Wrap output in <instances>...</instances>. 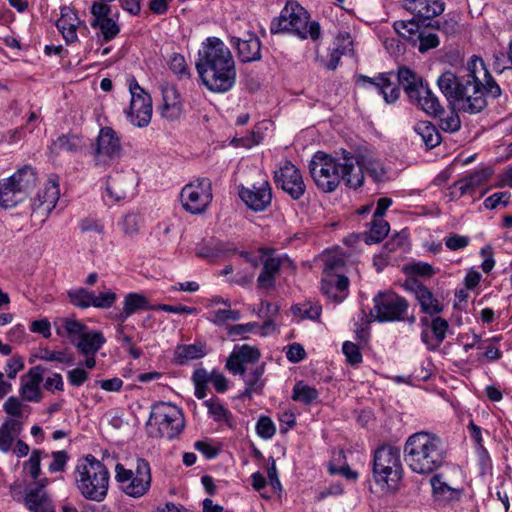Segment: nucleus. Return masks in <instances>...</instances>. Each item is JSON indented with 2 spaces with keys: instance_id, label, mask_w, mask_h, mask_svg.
Here are the masks:
<instances>
[{
  "instance_id": "nucleus-1",
  "label": "nucleus",
  "mask_w": 512,
  "mask_h": 512,
  "mask_svg": "<svg viewBox=\"0 0 512 512\" xmlns=\"http://www.w3.org/2000/svg\"><path fill=\"white\" fill-rule=\"evenodd\" d=\"M437 84L447 101L461 112L477 114L486 106V97L497 98L501 88L487 70L483 60L472 56L466 66V74L443 72Z\"/></svg>"
},
{
  "instance_id": "nucleus-2",
  "label": "nucleus",
  "mask_w": 512,
  "mask_h": 512,
  "mask_svg": "<svg viewBox=\"0 0 512 512\" xmlns=\"http://www.w3.org/2000/svg\"><path fill=\"white\" fill-rule=\"evenodd\" d=\"M196 70L212 92L225 93L236 82L235 61L230 49L217 37H209L198 51Z\"/></svg>"
},
{
  "instance_id": "nucleus-3",
  "label": "nucleus",
  "mask_w": 512,
  "mask_h": 512,
  "mask_svg": "<svg viewBox=\"0 0 512 512\" xmlns=\"http://www.w3.org/2000/svg\"><path fill=\"white\" fill-rule=\"evenodd\" d=\"M357 158L350 152H343L341 159H336L325 152L318 151L309 163V171L319 190L329 193L341 182L352 189L363 185L361 169L355 167Z\"/></svg>"
},
{
  "instance_id": "nucleus-4",
  "label": "nucleus",
  "mask_w": 512,
  "mask_h": 512,
  "mask_svg": "<svg viewBox=\"0 0 512 512\" xmlns=\"http://www.w3.org/2000/svg\"><path fill=\"white\" fill-rule=\"evenodd\" d=\"M446 449L434 433L426 431L410 435L404 445V459L412 472L430 475L446 462Z\"/></svg>"
},
{
  "instance_id": "nucleus-5",
  "label": "nucleus",
  "mask_w": 512,
  "mask_h": 512,
  "mask_svg": "<svg viewBox=\"0 0 512 512\" xmlns=\"http://www.w3.org/2000/svg\"><path fill=\"white\" fill-rule=\"evenodd\" d=\"M109 481L108 469L91 454L81 459L75 467L76 486L85 499L103 501L108 493Z\"/></svg>"
},
{
  "instance_id": "nucleus-6",
  "label": "nucleus",
  "mask_w": 512,
  "mask_h": 512,
  "mask_svg": "<svg viewBox=\"0 0 512 512\" xmlns=\"http://www.w3.org/2000/svg\"><path fill=\"white\" fill-rule=\"evenodd\" d=\"M308 11L296 1H288L282 9L277 25L272 23L271 33L290 32L300 39L318 40L321 35L320 24L316 21H309Z\"/></svg>"
},
{
  "instance_id": "nucleus-7",
  "label": "nucleus",
  "mask_w": 512,
  "mask_h": 512,
  "mask_svg": "<svg viewBox=\"0 0 512 512\" xmlns=\"http://www.w3.org/2000/svg\"><path fill=\"white\" fill-rule=\"evenodd\" d=\"M402 476L400 449L386 444L374 452L373 478L382 490L390 491L396 488Z\"/></svg>"
},
{
  "instance_id": "nucleus-8",
  "label": "nucleus",
  "mask_w": 512,
  "mask_h": 512,
  "mask_svg": "<svg viewBox=\"0 0 512 512\" xmlns=\"http://www.w3.org/2000/svg\"><path fill=\"white\" fill-rule=\"evenodd\" d=\"M184 425L183 414L176 405L160 402L152 406L147 421L150 435L171 440L182 432Z\"/></svg>"
},
{
  "instance_id": "nucleus-9",
  "label": "nucleus",
  "mask_w": 512,
  "mask_h": 512,
  "mask_svg": "<svg viewBox=\"0 0 512 512\" xmlns=\"http://www.w3.org/2000/svg\"><path fill=\"white\" fill-rule=\"evenodd\" d=\"M115 480L126 495L140 498L151 487L150 464L144 458H137L134 468H126L122 463H117L115 465Z\"/></svg>"
},
{
  "instance_id": "nucleus-10",
  "label": "nucleus",
  "mask_w": 512,
  "mask_h": 512,
  "mask_svg": "<svg viewBox=\"0 0 512 512\" xmlns=\"http://www.w3.org/2000/svg\"><path fill=\"white\" fill-rule=\"evenodd\" d=\"M32 167L24 165L11 176L0 180V207L10 209L25 201L30 195Z\"/></svg>"
},
{
  "instance_id": "nucleus-11",
  "label": "nucleus",
  "mask_w": 512,
  "mask_h": 512,
  "mask_svg": "<svg viewBox=\"0 0 512 512\" xmlns=\"http://www.w3.org/2000/svg\"><path fill=\"white\" fill-rule=\"evenodd\" d=\"M3 409L11 416L0 427V451L7 453L20 435L23 420L28 418L29 411L28 406L15 396H11L5 401Z\"/></svg>"
},
{
  "instance_id": "nucleus-12",
  "label": "nucleus",
  "mask_w": 512,
  "mask_h": 512,
  "mask_svg": "<svg viewBox=\"0 0 512 512\" xmlns=\"http://www.w3.org/2000/svg\"><path fill=\"white\" fill-rule=\"evenodd\" d=\"M373 303L375 320L380 323L402 321L410 307L406 298L392 291L378 292Z\"/></svg>"
},
{
  "instance_id": "nucleus-13",
  "label": "nucleus",
  "mask_w": 512,
  "mask_h": 512,
  "mask_svg": "<svg viewBox=\"0 0 512 512\" xmlns=\"http://www.w3.org/2000/svg\"><path fill=\"white\" fill-rule=\"evenodd\" d=\"M212 199V182L206 177L186 184L180 193L183 208L191 214L204 212Z\"/></svg>"
},
{
  "instance_id": "nucleus-14",
  "label": "nucleus",
  "mask_w": 512,
  "mask_h": 512,
  "mask_svg": "<svg viewBox=\"0 0 512 512\" xmlns=\"http://www.w3.org/2000/svg\"><path fill=\"white\" fill-rule=\"evenodd\" d=\"M123 153L120 137L111 127H102L93 147V158L98 166H109Z\"/></svg>"
},
{
  "instance_id": "nucleus-15",
  "label": "nucleus",
  "mask_w": 512,
  "mask_h": 512,
  "mask_svg": "<svg viewBox=\"0 0 512 512\" xmlns=\"http://www.w3.org/2000/svg\"><path fill=\"white\" fill-rule=\"evenodd\" d=\"M129 91L131 101L129 109L126 111L130 122L137 127H146L152 117V100L150 95L140 87L133 77L129 81Z\"/></svg>"
},
{
  "instance_id": "nucleus-16",
  "label": "nucleus",
  "mask_w": 512,
  "mask_h": 512,
  "mask_svg": "<svg viewBox=\"0 0 512 512\" xmlns=\"http://www.w3.org/2000/svg\"><path fill=\"white\" fill-rule=\"evenodd\" d=\"M91 27L98 29L103 42H109L120 33L119 14L111 15V6L107 3L93 2L90 7Z\"/></svg>"
},
{
  "instance_id": "nucleus-17",
  "label": "nucleus",
  "mask_w": 512,
  "mask_h": 512,
  "mask_svg": "<svg viewBox=\"0 0 512 512\" xmlns=\"http://www.w3.org/2000/svg\"><path fill=\"white\" fill-rule=\"evenodd\" d=\"M274 182L294 200L300 199L306 190L299 169L289 161L274 172Z\"/></svg>"
},
{
  "instance_id": "nucleus-18",
  "label": "nucleus",
  "mask_w": 512,
  "mask_h": 512,
  "mask_svg": "<svg viewBox=\"0 0 512 512\" xmlns=\"http://www.w3.org/2000/svg\"><path fill=\"white\" fill-rule=\"evenodd\" d=\"M403 287L406 291L414 295L422 313L435 316L442 312L443 306L434 296L433 292L415 278H406Z\"/></svg>"
},
{
  "instance_id": "nucleus-19",
  "label": "nucleus",
  "mask_w": 512,
  "mask_h": 512,
  "mask_svg": "<svg viewBox=\"0 0 512 512\" xmlns=\"http://www.w3.org/2000/svg\"><path fill=\"white\" fill-rule=\"evenodd\" d=\"M239 197L246 206L255 211H264L272 201V190L268 181L263 180L259 185L251 187H239Z\"/></svg>"
},
{
  "instance_id": "nucleus-20",
  "label": "nucleus",
  "mask_w": 512,
  "mask_h": 512,
  "mask_svg": "<svg viewBox=\"0 0 512 512\" xmlns=\"http://www.w3.org/2000/svg\"><path fill=\"white\" fill-rule=\"evenodd\" d=\"M59 196L60 188L56 178H50L38 191L37 199H34V214L41 218V223L45 222L55 208Z\"/></svg>"
},
{
  "instance_id": "nucleus-21",
  "label": "nucleus",
  "mask_w": 512,
  "mask_h": 512,
  "mask_svg": "<svg viewBox=\"0 0 512 512\" xmlns=\"http://www.w3.org/2000/svg\"><path fill=\"white\" fill-rule=\"evenodd\" d=\"M421 325L425 328L421 332V340L428 350H436L440 347L446 338L449 328L447 320L441 317H434L431 321L427 317L420 320Z\"/></svg>"
},
{
  "instance_id": "nucleus-22",
  "label": "nucleus",
  "mask_w": 512,
  "mask_h": 512,
  "mask_svg": "<svg viewBox=\"0 0 512 512\" xmlns=\"http://www.w3.org/2000/svg\"><path fill=\"white\" fill-rule=\"evenodd\" d=\"M261 353L258 348L243 344L236 345L226 362V368L237 375L247 369V365L255 364L259 361Z\"/></svg>"
},
{
  "instance_id": "nucleus-23",
  "label": "nucleus",
  "mask_w": 512,
  "mask_h": 512,
  "mask_svg": "<svg viewBox=\"0 0 512 512\" xmlns=\"http://www.w3.org/2000/svg\"><path fill=\"white\" fill-rule=\"evenodd\" d=\"M10 494L14 501L32 511V456L24 462L23 475L10 486Z\"/></svg>"
},
{
  "instance_id": "nucleus-24",
  "label": "nucleus",
  "mask_w": 512,
  "mask_h": 512,
  "mask_svg": "<svg viewBox=\"0 0 512 512\" xmlns=\"http://www.w3.org/2000/svg\"><path fill=\"white\" fill-rule=\"evenodd\" d=\"M133 177L131 173L114 172L110 174L106 181L105 191L103 196L110 204L118 202L126 198L128 192L132 189Z\"/></svg>"
},
{
  "instance_id": "nucleus-25",
  "label": "nucleus",
  "mask_w": 512,
  "mask_h": 512,
  "mask_svg": "<svg viewBox=\"0 0 512 512\" xmlns=\"http://www.w3.org/2000/svg\"><path fill=\"white\" fill-rule=\"evenodd\" d=\"M263 268L258 276L257 283L260 288L268 289L274 286L275 277L278 274L283 257L275 256V250L272 248H260Z\"/></svg>"
},
{
  "instance_id": "nucleus-26",
  "label": "nucleus",
  "mask_w": 512,
  "mask_h": 512,
  "mask_svg": "<svg viewBox=\"0 0 512 512\" xmlns=\"http://www.w3.org/2000/svg\"><path fill=\"white\" fill-rule=\"evenodd\" d=\"M430 484L432 496L439 503L448 504L459 501L463 495V488L451 486L444 480L443 474H434L430 479Z\"/></svg>"
},
{
  "instance_id": "nucleus-27",
  "label": "nucleus",
  "mask_w": 512,
  "mask_h": 512,
  "mask_svg": "<svg viewBox=\"0 0 512 512\" xmlns=\"http://www.w3.org/2000/svg\"><path fill=\"white\" fill-rule=\"evenodd\" d=\"M403 7L414 16L430 20L444 11L442 0H403Z\"/></svg>"
},
{
  "instance_id": "nucleus-28",
  "label": "nucleus",
  "mask_w": 512,
  "mask_h": 512,
  "mask_svg": "<svg viewBox=\"0 0 512 512\" xmlns=\"http://www.w3.org/2000/svg\"><path fill=\"white\" fill-rule=\"evenodd\" d=\"M349 280L340 274H328L321 281V291L328 298L336 303L346 298Z\"/></svg>"
},
{
  "instance_id": "nucleus-29",
  "label": "nucleus",
  "mask_w": 512,
  "mask_h": 512,
  "mask_svg": "<svg viewBox=\"0 0 512 512\" xmlns=\"http://www.w3.org/2000/svg\"><path fill=\"white\" fill-rule=\"evenodd\" d=\"M231 43L237 46L238 58L241 62L248 63L261 59V43L254 33H249L244 39L233 37Z\"/></svg>"
},
{
  "instance_id": "nucleus-30",
  "label": "nucleus",
  "mask_w": 512,
  "mask_h": 512,
  "mask_svg": "<svg viewBox=\"0 0 512 512\" xmlns=\"http://www.w3.org/2000/svg\"><path fill=\"white\" fill-rule=\"evenodd\" d=\"M80 23L77 13L72 8L68 6L61 8V15L56 26L66 43H74L78 40L77 28Z\"/></svg>"
},
{
  "instance_id": "nucleus-31",
  "label": "nucleus",
  "mask_w": 512,
  "mask_h": 512,
  "mask_svg": "<svg viewBox=\"0 0 512 512\" xmlns=\"http://www.w3.org/2000/svg\"><path fill=\"white\" fill-rule=\"evenodd\" d=\"M242 375L245 389L240 394V398H252L254 394H261L263 388L265 386V380L263 379L264 374V364L257 365L252 369L244 370L243 373H239Z\"/></svg>"
},
{
  "instance_id": "nucleus-32",
  "label": "nucleus",
  "mask_w": 512,
  "mask_h": 512,
  "mask_svg": "<svg viewBox=\"0 0 512 512\" xmlns=\"http://www.w3.org/2000/svg\"><path fill=\"white\" fill-rule=\"evenodd\" d=\"M410 100L419 106L425 113L433 117L439 116L444 111L438 97L431 91L426 83L423 86H420V90L417 92V95Z\"/></svg>"
},
{
  "instance_id": "nucleus-33",
  "label": "nucleus",
  "mask_w": 512,
  "mask_h": 512,
  "mask_svg": "<svg viewBox=\"0 0 512 512\" xmlns=\"http://www.w3.org/2000/svg\"><path fill=\"white\" fill-rule=\"evenodd\" d=\"M391 73H383L377 77L371 78L368 76H361L362 80L373 84L383 96L387 104L396 102L400 96L399 87L393 85L390 80Z\"/></svg>"
},
{
  "instance_id": "nucleus-34",
  "label": "nucleus",
  "mask_w": 512,
  "mask_h": 512,
  "mask_svg": "<svg viewBox=\"0 0 512 512\" xmlns=\"http://www.w3.org/2000/svg\"><path fill=\"white\" fill-rule=\"evenodd\" d=\"M163 103L160 106L161 115L169 120L177 119L181 114L180 95L172 86L162 88Z\"/></svg>"
},
{
  "instance_id": "nucleus-35",
  "label": "nucleus",
  "mask_w": 512,
  "mask_h": 512,
  "mask_svg": "<svg viewBox=\"0 0 512 512\" xmlns=\"http://www.w3.org/2000/svg\"><path fill=\"white\" fill-rule=\"evenodd\" d=\"M54 326L59 336L66 335L74 345L87 331L85 324L71 318H59L54 322Z\"/></svg>"
},
{
  "instance_id": "nucleus-36",
  "label": "nucleus",
  "mask_w": 512,
  "mask_h": 512,
  "mask_svg": "<svg viewBox=\"0 0 512 512\" xmlns=\"http://www.w3.org/2000/svg\"><path fill=\"white\" fill-rule=\"evenodd\" d=\"M105 343L104 335L99 331L85 332L75 343L77 350L83 355H95Z\"/></svg>"
},
{
  "instance_id": "nucleus-37",
  "label": "nucleus",
  "mask_w": 512,
  "mask_h": 512,
  "mask_svg": "<svg viewBox=\"0 0 512 512\" xmlns=\"http://www.w3.org/2000/svg\"><path fill=\"white\" fill-rule=\"evenodd\" d=\"M397 77L399 84L402 86L409 99H413L420 90V86L425 84L421 77L417 76L407 67L399 68Z\"/></svg>"
},
{
  "instance_id": "nucleus-38",
  "label": "nucleus",
  "mask_w": 512,
  "mask_h": 512,
  "mask_svg": "<svg viewBox=\"0 0 512 512\" xmlns=\"http://www.w3.org/2000/svg\"><path fill=\"white\" fill-rule=\"evenodd\" d=\"M205 346L201 343L178 345L174 351V359L177 364H185L188 361L205 356Z\"/></svg>"
},
{
  "instance_id": "nucleus-39",
  "label": "nucleus",
  "mask_w": 512,
  "mask_h": 512,
  "mask_svg": "<svg viewBox=\"0 0 512 512\" xmlns=\"http://www.w3.org/2000/svg\"><path fill=\"white\" fill-rule=\"evenodd\" d=\"M357 164L355 167H359L362 172V176L366 173L370 176L375 182L383 181L386 175V170L383 167L382 163L378 160L366 158V157H357Z\"/></svg>"
},
{
  "instance_id": "nucleus-40",
  "label": "nucleus",
  "mask_w": 512,
  "mask_h": 512,
  "mask_svg": "<svg viewBox=\"0 0 512 512\" xmlns=\"http://www.w3.org/2000/svg\"><path fill=\"white\" fill-rule=\"evenodd\" d=\"M414 131L421 137L427 148L432 149L440 144L441 136L436 127L428 121H420L414 126Z\"/></svg>"
},
{
  "instance_id": "nucleus-41",
  "label": "nucleus",
  "mask_w": 512,
  "mask_h": 512,
  "mask_svg": "<svg viewBox=\"0 0 512 512\" xmlns=\"http://www.w3.org/2000/svg\"><path fill=\"white\" fill-rule=\"evenodd\" d=\"M319 398V392L316 388L307 385L303 381L295 383L292 391V399L304 405H310Z\"/></svg>"
},
{
  "instance_id": "nucleus-42",
  "label": "nucleus",
  "mask_w": 512,
  "mask_h": 512,
  "mask_svg": "<svg viewBox=\"0 0 512 512\" xmlns=\"http://www.w3.org/2000/svg\"><path fill=\"white\" fill-rule=\"evenodd\" d=\"M485 181L486 176L483 172H475L455 182L454 188L459 191V196H463L465 194L472 193Z\"/></svg>"
},
{
  "instance_id": "nucleus-43",
  "label": "nucleus",
  "mask_w": 512,
  "mask_h": 512,
  "mask_svg": "<svg viewBox=\"0 0 512 512\" xmlns=\"http://www.w3.org/2000/svg\"><path fill=\"white\" fill-rule=\"evenodd\" d=\"M123 306L131 315L142 310H154V305H150L148 299L139 293H129L125 296Z\"/></svg>"
},
{
  "instance_id": "nucleus-44",
  "label": "nucleus",
  "mask_w": 512,
  "mask_h": 512,
  "mask_svg": "<svg viewBox=\"0 0 512 512\" xmlns=\"http://www.w3.org/2000/svg\"><path fill=\"white\" fill-rule=\"evenodd\" d=\"M93 294V291L86 288H77L68 291V298L70 303L75 307L86 309L94 307Z\"/></svg>"
},
{
  "instance_id": "nucleus-45",
  "label": "nucleus",
  "mask_w": 512,
  "mask_h": 512,
  "mask_svg": "<svg viewBox=\"0 0 512 512\" xmlns=\"http://www.w3.org/2000/svg\"><path fill=\"white\" fill-rule=\"evenodd\" d=\"M389 223L383 218L372 217L371 227L367 235V243H378L382 241L389 232Z\"/></svg>"
},
{
  "instance_id": "nucleus-46",
  "label": "nucleus",
  "mask_w": 512,
  "mask_h": 512,
  "mask_svg": "<svg viewBox=\"0 0 512 512\" xmlns=\"http://www.w3.org/2000/svg\"><path fill=\"white\" fill-rule=\"evenodd\" d=\"M204 405L208 409L209 415L216 422L229 423L231 420V413L223 406L218 398H211L204 401Z\"/></svg>"
},
{
  "instance_id": "nucleus-47",
  "label": "nucleus",
  "mask_w": 512,
  "mask_h": 512,
  "mask_svg": "<svg viewBox=\"0 0 512 512\" xmlns=\"http://www.w3.org/2000/svg\"><path fill=\"white\" fill-rule=\"evenodd\" d=\"M403 271L407 275V278L415 279H417V277L430 278L435 274L434 268L429 263L421 261L406 264Z\"/></svg>"
},
{
  "instance_id": "nucleus-48",
  "label": "nucleus",
  "mask_w": 512,
  "mask_h": 512,
  "mask_svg": "<svg viewBox=\"0 0 512 512\" xmlns=\"http://www.w3.org/2000/svg\"><path fill=\"white\" fill-rule=\"evenodd\" d=\"M321 311V305L318 303L305 302L292 306L293 314L302 319L316 320L320 317Z\"/></svg>"
},
{
  "instance_id": "nucleus-49",
  "label": "nucleus",
  "mask_w": 512,
  "mask_h": 512,
  "mask_svg": "<svg viewBox=\"0 0 512 512\" xmlns=\"http://www.w3.org/2000/svg\"><path fill=\"white\" fill-rule=\"evenodd\" d=\"M168 66L178 79L185 80L190 78L191 74L182 54L173 53L168 60Z\"/></svg>"
},
{
  "instance_id": "nucleus-50",
  "label": "nucleus",
  "mask_w": 512,
  "mask_h": 512,
  "mask_svg": "<svg viewBox=\"0 0 512 512\" xmlns=\"http://www.w3.org/2000/svg\"><path fill=\"white\" fill-rule=\"evenodd\" d=\"M241 313L238 310H233L230 307L225 309H218L211 313V317H209V321L215 325L221 326L226 324L229 321L235 322L240 320Z\"/></svg>"
},
{
  "instance_id": "nucleus-51",
  "label": "nucleus",
  "mask_w": 512,
  "mask_h": 512,
  "mask_svg": "<svg viewBox=\"0 0 512 512\" xmlns=\"http://www.w3.org/2000/svg\"><path fill=\"white\" fill-rule=\"evenodd\" d=\"M46 457H48V454H44L43 451L34 450V491L37 493H46L43 489L49 484V480L47 478H40V463L42 458Z\"/></svg>"
},
{
  "instance_id": "nucleus-52",
  "label": "nucleus",
  "mask_w": 512,
  "mask_h": 512,
  "mask_svg": "<svg viewBox=\"0 0 512 512\" xmlns=\"http://www.w3.org/2000/svg\"><path fill=\"white\" fill-rule=\"evenodd\" d=\"M256 432L264 440L271 439L276 433V427L268 416H261L256 423Z\"/></svg>"
},
{
  "instance_id": "nucleus-53",
  "label": "nucleus",
  "mask_w": 512,
  "mask_h": 512,
  "mask_svg": "<svg viewBox=\"0 0 512 512\" xmlns=\"http://www.w3.org/2000/svg\"><path fill=\"white\" fill-rule=\"evenodd\" d=\"M342 352L346 357L347 363L352 366L359 365L363 360L359 346L351 341H345L343 343Z\"/></svg>"
},
{
  "instance_id": "nucleus-54",
  "label": "nucleus",
  "mask_w": 512,
  "mask_h": 512,
  "mask_svg": "<svg viewBox=\"0 0 512 512\" xmlns=\"http://www.w3.org/2000/svg\"><path fill=\"white\" fill-rule=\"evenodd\" d=\"M258 328H259V323H257V322L236 324V325H231L227 328V334L232 339H235V337H237V336L246 338L247 334L257 333Z\"/></svg>"
},
{
  "instance_id": "nucleus-55",
  "label": "nucleus",
  "mask_w": 512,
  "mask_h": 512,
  "mask_svg": "<svg viewBox=\"0 0 512 512\" xmlns=\"http://www.w3.org/2000/svg\"><path fill=\"white\" fill-rule=\"evenodd\" d=\"M334 51L347 55L353 51V40L349 33L340 32L334 41Z\"/></svg>"
},
{
  "instance_id": "nucleus-56",
  "label": "nucleus",
  "mask_w": 512,
  "mask_h": 512,
  "mask_svg": "<svg viewBox=\"0 0 512 512\" xmlns=\"http://www.w3.org/2000/svg\"><path fill=\"white\" fill-rule=\"evenodd\" d=\"M120 225L125 235H136L139 231L140 217L138 216V214L128 213L127 215L124 216Z\"/></svg>"
},
{
  "instance_id": "nucleus-57",
  "label": "nucleus",
  "mask_w": 512,
  "mask_h": 512,
  "mask_svg": "<svg viewBox=\"0 0 512 512\" xmlns=\"http://www.w3.org/2000/svg\"><path fill=\"white\" fill-rule=\"evenodd\" d=\"M428 26L439 30L445 35H454L458 32L459 28L458 22L452 17L445 18L443 20H436L433 23H429Z\"/></svg>"
},
{
  "instance_id": "nucleus-58",
  "label": "nucleus",
  "mask_w": 512,
  "mask_h": 512,
  "mask_svg": "<svg viewBox=\"0 0 512 512\" xmlns=\"http://www.w3.org/2000/svg\"><path fill=\"white\" fill-rule=\"evenodd\" d=\"M117 295L111 290L101 292L98 295L93 294L94 308L108 309L114 305Z\"/></svg>"
},
{
  "instance_id": "nucleus-59",
  "label": "nucleus",
  "mask_w": 512,
  "mask_h": 512,
  "mask_svg": "<svg viewBox=\"0 0 512 512\" xmlns=\"http://www.w3.org/2000/svg\"><path fill=\"white\" fill-rule=\"evenodd\" d=\"M34 512H55V507L47 493L34 491Z\"/></svg>"
},
{
  "instance_id": "nucleus-60",
  "label": "nucleus",
  "mask_w": 512,
  "mask_h": 512,
  "mask_svg": "<svg viewBox=\"0 0 512 512\" xmlns=\"http://www.w3.org/2000/svg\"><path fill=\"white\" fill-rule=\"evenodd\" d=\"M439 126L443 131L453 133L460 129L461 121L458 114L453 110L440 119Z\"/></svg>"
},
{
  "instance_id": "nucleus-61",
  "label": "nucleus",
  "mask_w": 512,
  "mask_h": 512,
  "mask_svg": "<svg viewBox=\"0 0 512 512\" xmlns=\"http://www.w3.org/2000/svg\"><path fill=\"white\" fill-rule=\"evenodd\" d=\"M52 461L48 465V470L50 473H56L64 470L67 461H68V454L66 451H55L51 454Z\"/></svg>"
},
{
  "instance_id": "nucleus-62",
  "label": "nucleus",
  "mask_w": 512,
  "mask_h": 512,
  "mask_svg": "<svg viewBox=\"0 0 512 512\" xmlns=\"http://www.w3.org/2000/svg\"><path fill=\"white\" fill-rule=\"evenodd\" d=\"M509 199L510 195L508 192H496L484 200V206L487 209L493 210L499 205L507 206Z\"/></svg>"
},
{
  "instance_id": "nucleus-63",
  "label": "nucleus",
  "mask_w": 512,
  "mask_h": 512,
  "mask_svg": "<svg viewBox=\"0 0 512 512\" xmlns=\"http://www.w3.org/2000/svg\"><path fill=\"white\" fill-rule=\"evenodd\" d=\"M470 238L468 236L452 234L445 238V245L451 251L462 250L468 246Z\"/></svg>"
},
{
  "instance_id": "nucleus-64",
  "label": "nucleus",
  "mask_w": 512,
  "mask_h": 512,
  "mask_svg": "<svg viewBox=\"0 0 512 512\" xmlns=\"http://www.w3.org/2000/svg\"><path fill=\"white\" fill-rule=\"evenodd\" d=\"M55 144L61 150L75 152L80 147V138L75 135H71V136L63 135L58 138V140Z\"/></svg>"
}]
</instances>
